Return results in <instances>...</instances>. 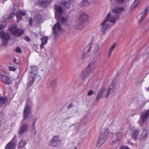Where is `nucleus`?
<instances>
[{
	"instance_id": "36",
	"label": "nucleus",
	"mask_w": 149,
	"mask_h": 149,
	"mask_svg": "<svg viewBox=\"0 0 149 149\" xmlns=\"http://www.w3.org/2000/svg\"><path fill=\"white\" fill-rule=\"evenodd\" d=\"M139 3L137 0H135L133 3L134 7H136L139 4Z\"/></svg>"
},
{
	"instance_id": "6",
	"label": "nucleus",
	"mask_w": 149,
	"mask_h": 149,
	"mask_svg": "<svg viewBox=\"0 0 149 149\" xmlns=\"http://www.w3.org/2000/svg\"><path fill=\"white\" fill-rule=\"evenodd\" d=\"M8 30L11 34L17 37L22 35L24 32V30L18 28L16 24L11 25L9 28Z\"/></svg>"
},
{
	"instance_id": "18",
	"label": "nucleus",
	"mask_w": 149,
	"mask_h": 149,
	"mask_svg": "<svg viewBox=\"0 0 149 149\" xmlns=\"http://www.w3.org/2000/svg\"><path fill=\"white\" fill-rule=\"evenodd\" d=\"M48 40V37L46 36H44L41 38L42 43L40 45V47L41 49L44 48V45L47 44Z\"/></svg>"
},
{
	"instance_id": "50",
	"label": "nucleus",
	"mask_w": 149,
	"mask_h": 149,
	"mask_svg": "<svg viewBox=\"0 0 149 149\" xmlns=\"http://www.w3.org/2000/svg\"><path fill=\"white\" fill-rule=\"evenodd\" d=\"M75 149H76L77 147H75Z\"/></svg>"
},
{
	"instance_id": "1",
	"label": "nucleus",
	"mask_w": 149,
	"mask_h": 149,
	"mask_svg": "<svg viewBox=\"0 0 149 149\" xmlns=\"http://www.w3.org/2000/svg\"><path fill=\"white\" fill-rule=\"evenodd\" d=\"M14 7L13 10V13H11L8 17L4 19L3 21V24H0V36L1 38L3 40L2 43L4 45H6L8 44V42L10 39V37L8 33H5L4 32L1 31L6 26L7 21L10 19L13 18L14 17V13L18 7L17 5H14Z\"/></svg>"
},
{
	"instance_id": "42",
	"label": "nucleus",
	"mask_w": 149,
	"mask_h": 149,
	"mask_svg": "<svg viewBox=\"0 0 149 149\" xmlns=\"http://www.w3.org/2000/svg\"><path fill=\"white\" fill-rule=\"evenodd\" d=\"M24 39L27 42L29 41L30 40V39L28 37L25 38Z\"/></svg>"
},
{
	"instance_id": "30",
	"label": "nucleus",
	"mask_w": 149,
	"mask_h": 149,
	"mask_svg": "<svg viewBox=\"0 0 149 149\" xmlns=\"http://www.w3.org/2000/svg\"><path fill=\"white\" fill-rule=\"evenodd\" d=\"M104 90L103 91H100L98 93L97 97L95 99V101L96 102H98L101 96H102L103 93L104 92Z\"/></svg>"
},
{
	"instance_id": "24",
	"label": "nucleus",
	"mask_w": 149,
	"mask_h": 149,
	"mask_svg": "<svg viewBox=\"0 0 149 149\" xmlns=\"http://www.w3.org/2000/svg\"><path fill=\"white\" fill-rule=\"evenodd\" d=\"M114 87V85L113 84H111L109 85L107 93L105 96L106 97H107L110 93H112L113 92Z\"/></svg>"
},
{
	"instance_id": "22",
	"label": "nucleus",
	"mask_w": 149,
	"mask_h": 149,
	"mask_svg": "<svg viewBox=\"0 0 149 149\" xmlns=\"http://www.w3.org/2000/svg\"><path fill=\"white\" fill-rule=\"evenodd\" d=\"M122 135L120 133H116L113 136V138L114 139L113 142H116L119 141L120 139L122 137Z\"/></svg>"
},
{
	"instance_id": "35",
	"label": "nucleus",
	"mask_w": 149,
	"mask_h": 149,
	"mask_svg": "<svg viewBox=\"0 0 149 149\" xmlns=\"http://www.w3.org/2000/svg\"><path fill=\"white\" fill-rule=\"evenodd\" d=\"M93 93L94 91L91 90H90L88 92L87 95L88 96H89L92 95L93 94Z\"/></svg>"
},
{
	"instance_id": "4",
	"label": "nucleus",
	"mask_w": 149,
	"mask_h": 149,
	"mask_svg": "<svg viewBox=\"0 0 149 149\" xmlns=\"http://www.w3.org/2000/svg\"><path fill=\"white\" fill-rule=\"evenodd\" d=\"M109 134V130L106 128L102 129L99 138L98 139L96 146L98 147L100 146L107 139V135Z\"/></svg>"
},
{
	"instance_id": "37",
	"label": "nucleus",
	"mask_w": 149,
	"mask_h": 149,
	"mask_svg": "<svg viewBox=\"0 0 149 149\" xmlns=\"http://www.w3.org/2000/svg\"><path fill=\"white\" fill-rule=\"evenodd\" d=\"M33 23V19L32 18H30L29 20V23L30 26H32Z\"/></svg>"
},
{
	"instance_id": "38",
	"label": "nucleus",
	"mask_w": 149,
	"mask_h": 149,
	"mask_svg": "<svg viewBox=\"0 0 149 149\" xmlns=\"http://www.w3.org/2000/svg\"><path fill=\"white\" fill-rule=\"evenodd\" d=\"M116 46V45L115 44H113L112 46L111 47L110 49V51H111V52H113V50L115 48Z\"/></svg>"
},
{
	"instance_id": "48",
	"label": "nucleus",
	"mask_w": 149,
	"mask_h": 149,
	"mask_svg": "<svg viewBox=\"0 0 149 149\" xmlns=\"http://www.w3.org/2000/svg\"><path fill=\"white\" fill-rule=\"evenodd\" d=\"M2 124V122L0 120V126H1Z\"/></svg>"
},
{
	"instance_id": "32",
	"label": "nucleus",
	"mask_w": 149,
	"mask_h": 149,
	"mask_svg": "<svg viewBox=\"0 0 149 149\" xmlns=\"http://www.w3.org/2000/svg\"><path fill=\"white\" fill-rule=\"evenodd\" d=\"M15 63V65H14V66L16 67L18 66L20 64V61H17V59L15 58L14 61H13Z\"/></svg>"
},
{
	"instance_id": "19",
	"label": "nucleus",
	"mask_w": 149,
	"mask_h": 149,
	"mask_svg": "<svg viewBox=\"0 0 149 149\" xmlns=\"http://www.w3.org/2000/svg\"><path fill=\"white\" fill-rule=\"evenodd\" d=\"M61 2L66 8H69L71 5L72 1L71 0H63Z\"/></svg>"
},
{
	"instance_id": "10",
	"label": "nucleus",
	"mask_w": 149,
	"mask_h": 149,
	"mask_svg": "<svg viewBox=\"0 0 149 149\" xmlns=\"http://www.w3.org/2000/svg\"><path fill=\"white\" fill-rule=\"evenodd\" d=\"M149 10V6L146 7L144 12L139 15L137 17V19L139 23H141L143 20L146 17Z\"/></svg>"
},
{
	"instance_id": "41",
	"label": "nucleus",
	"mask_w": 149,
	"mask_h": 149,
	"mask_svg": "<svg viewBox=\"0 0 149 149\" xmlns=\"http://www.w3.org/2000/svg\"><path fill=\"white\" fill-rule=\"evenodd\" d=\"M126 0H116L117 2L119 3L123 2Z\"/></svg>"
},
{
	"instance_id": "21",
	"label": "nucleus",
	"mask_w": 149,
	"mask_h": 149,
	"mask_svg": "<svg viewBox=\"0 0 149 149\" xmlns=\"http://www.w3.org/2000/svg\"><path fill=\"white\" fill-rule=\"evenodd\" d=\"M28 127V124L25 123L21 127L19 128V133L20 134H22L26 130Z\"/></svg>"
},
{
	"instance_id": "31",
	"label": "nucleus",
	"mask_w": 149,
	"mask_h": 149,
	"mask_svg": "<svg viewBox=\"0 0 149 149\" xmlns=\"http://www.w3.org/2000/svg\"><path fill=\"white\" fill-rule=\"evenodd\" d=\"M89 4L88 0H83L80 3H79V6L82 7L88 5Z\"/></svg>"
},
{
	"instance_id": "46",
	"label": "nucleus",
	"mask_w": 149,
	"mask_h": 149,
	"mask_svg": "<svg viewBox=\"0 0 149 149\" xmlns=\"http://www.w3.org/2000/svg\"><path fill=\"white\" fill-rule=\"evenodd\" d=\"M112 53V52L111 51H109V54L108 55V57H109L111 56V53Z\"/></svg>"
},
{
	"instance_id": "49",
	"label": "nucleus",
	"mask_w": 149,
	"mask_h": 149,
	"mask_svg": "<svg viewBox=\"0 0 149 149\" xmlns=\"http://www.w3.org/2000/svg\"><path fill=\"white\" fill-rule=\"evenodd\" d=\"M57 14L56 13V16H57Z\"/></svg>"
},
{
	"instance_id": "45",
	"label": "nucleus",
	"mask_w": 149,
	"mask_h": 149,
	"mask_svg": "<svg viewBox=\"0 0 149 149\" xmlns=\"http://www.w3.org/2000/svg\"><path fill=\"white\" fill-rule=\"evenodd\" d=\"M35 123H36V121H35L33 122V123L32 125V126L34 128V129H35Z\"/></svg>"
},
{
	"instance_id": "15",
	"label": "nucleus",
	"mask_w": 149,
	"mask_h": 149,
	"mask_svg": "<svg viewBox=\"0 0 149 149\" xmlns=\"http://www.w3.org/2000/svg\"><path fill=\"white\" fill-rule=\"evenodd\" d=\"M26 15V12L24 10H19L16 13V16L17 17V21L19 22L21 20V18L22 16Z\"/></svg>"
},
{
	"instance_id": "47",
	"label": "nucleus",
	"mask_w": 149,
	"mask_h": 149,
	"mask_svg": "<svg viewBox=\"0 0 149 149\" xmlns=\"http://www.w3.org/2000/svg\"><path fill=\"white\" fill-rule=\"evenodd\" d=\"M1 73H3V71L2 70H0V75H1Z\"/></svg>"
},
{
	"instance_id": "11",
	"label": "nucleus",
	"mask_w": 149,
	"mask_h": 149,
	"mask_svg": "<svg viewBox=\"0 0 149 149\" xmlns=\"http://www.w3.org/2000/svg\"><path fill=\"white\" fill-rule=\"evenodd\" d=\"M149 116V110H144L141 116L140 122L144 123Z\"/></svg>"
},
{
	"instance_id": "23",
	"label": "nucleus",
	"mask_w": 149,
	"mask_h": 149,
	"mask_svg": "<svg viewBox=\"0 0 149 149\" xmlns=\"http://www.w3.org/2000/svg\"><path fill=\"white\" fill-rule=\"evenodd\" d=\"M124 10V8L123 7H117L113 10L112 12L114 13H118L122 12Z\"/></svg>"
},
{
	"instance_id": "14",
	"label": "nucleus",
	"mask_w": 149,
	"mask_h": 149,
	"mask_svg": "<svg viewBox=\"0 0 149 149\" xmlns=\"http://www.w3.org/2000/svg\"><path fill=\"white\" fill-rule=\"evenodd\" d=\"M30 108L28 104L26 105L24 108V118L25 119H26L28 117L29 114L31 113Z\"/></svg>"
},
{
	"instance_id": "20",
	"label": "nucleus",
	"mask_w": 149,
	"mask_h": 149,
	"mask_svg": "<svg viewBox=\"0 0 149 149\" xmlns=\"http://www.w3.org/2000/svg\"><path fill=\"white\" fill-rule=\"evenodd\" d=\"M58 141V136H55L51 141L50 144L52 146H55L56 145Z\"/></svg>"
},
{
	"instance_id": "13",
	"label": "nucleus",
	"mask_w": 149,
	"mask_h": 149,
	"mask_svg": "<svg viewBox=\"0 0 149 149\" xmlns=\"http://www.w3.org/2000/svg\"><path fill=\"white\" fill-rule=\"evenodd\" d=\"M15 138L14 137L11 141L6 145L5 149H15Z\"/></svg>"
},
{
	"instance_id": "12",
	"label": "nucleus",
	"mask_w": 149,
	"mask_h": 149,
	"mask_svg": "<svg viewBox=\"0 0 149 149\" xmlns=\"http://www.w3.org/2000/svg\"><path fill=\"white\" fill-rule=\"evenodd\" d=\"M53 33L55 36L61 30V27L59 23L58 22L55 24L52 27Z\"/></svg>"
},
{
	"instance_id": "25",
	"label": "nucleus",
	"mask_w": 149,
	"mask_h": 149,
	"mask_svg": "<svg viewBox=\"0 0 149 149\" xmlns=\"http://www.w3.org/2000/svg\"><path fill=\"white\" fill-rule=\"evenodd\" d=\"M148 135V131L147 130L144 129L143 130L141 134L142 139L144 140L146 138Z\"/></svg>"
},
{
	"instance_id": "33",
	"label": "nucleus",
	"mask_w": 149,
	"mask_h": 149,
	"mask_svg": "<svg viewBox=\"0 0 149 149\" xmlns=\"http://www.w3.org/2000/svg\"><path fill=\"white\" fill-rule=\"evenodd\" d=\"M8 68L10 71H15L16 70V68L12 66H9Z\"/></svg>"
},
{
	"instance_id": "28",
	"label": "nucleus",
	"mask_w": 149,
	"mask_h": 149,
	"mask_svg": "<svg viewBox=\"0 0 149 149\" xmlns=\"http://www.w3.org/2000/svg\"><path fill=\"white\" fill-rule=\"evenodd\" d=\"M139 134V130H134V132L132 135V137L135 140H136L137 138V136Z\"/></svg>"
},
{
	"instance_id": "26",
	"label": "nucleus",
	"mask_w": 149,
	"mask_h": 149,
	"mask_svg": "<svg viewBox=\"0 0 149 149\" xmlns=\"http://www.w3.org/2000/svg\"><path fill=\"white\" fill-rule=\"evenodd\" d=\"M8 101L7 98L4 97H0V106L5 103Z\"/></svg>"
},
{
	"instance_id": "7",
	"label": "nucleus",
	"mask_w": 149,
	"mask_h": 149,
	"mask_svg": "<svg viewBox=\"0 0 149 149\" xmlns=\"http://www.w3.org/2000/svg\"><path fill=\"white\" fill-rule=\"evenodd\" d=\"M92 49H93V52H96L99 50V47L97 44L91 42L85 49L84 53L81 57V59H83L84 58L85 53L87 54L90 52Z\"/></svg>"
},
{
	"instance_id": "16",
	"label": "nucleus",
	"mask_w": 149,
	"mask_h": 149,
	"mask_svg": "<svg viewBox=\"0 0 149 149\" xmlns=\"http://www.w3.org/2000/svg\"><path fill=\"white\" fill-rule=\"evenodd\" d=\"M52 2V0H38V3L39 4L41 5L42 6L45 7Z\"/></svg>"
},
{
	"instance_id": "51",
	"label": "nucleus",
	"mask_w": 149,
	"mask_h": 149,
	"mask_svg": "<svg viewBox=\"0 0 149 149\" xmlns=\"http://www.w3.org/2000/svg\"><path fill=\"white\" fill-rule=\"evenodd\" d=\"M75 149H76L77 147H75Z\"/></svg>"
},
{
	"instance_id": "40",
	"label": "nucleus",
	"mask_w": 149,
	"mask_h": 149,
	"mask_svg": "<svg viewBox=\"0 0 149 149\" xmlns=\"http://www.w3.org/2000/svg\"><path fill=\"white\" fill-rule=\"evenodd\" d=\"M66 19L65 18L63 17L61 18V21L62 22H66Z\"/></svg>"
},
{
	"instance_id": "44",
	"label": "nucleus",
	"mask_w": 149,
	"mask_h": 149,
	"mask_svg": "<svg viewBox=\"0 0 149 149\" xmlns=\"http://www.w3.org/2000/svg\"><path fill=\"white\" fill-rule=\"evenodd\" d=\"M73 106L72 104L71 103L69 105L68 107V109H70V108L72 106Z\"/></svg>"
},
{
	"instance_id": "3",
	"label": "nucleus",
	"mask_w": 149,
	"mask_h": 149,
	"mask_svg": "<svg viewBox=\"0 0 149 149\" xmlns=\"http://www.w3.org/2000/svg\"><path fill=\"white\" fill-rule=\"evenodd\" d=\"M95 68V63L93 62H91L81 73L79 76L81 79H86L88 78L91 75V72Z\"/></svg>"
},
{
	"instance_id": "17",
	"label": "nucleus",
	"mask_w": 149,
	"mask_h": 149,
	"mask_svg": "<svg viewBox=\"0 0 149 149\" xmlns=\"http://www.w3.org/2000/svg\"><path fill=\"white\" fill-rule=\"evenodd\" d=\"M1 81L4 83L9 84L11 83V80L8 77L5 75H2L1 78Z\"/></svg>"
},
{
	"instance_id": "29",
	"label": "nucleus",
	"mask_w": 149,
	"mask_h": 149,
	"mask_svg": "<svg viewBox=\"0 0 149 149\" xmlns=\"http://www.w3.org/2000/svg\"><path fill=\"white\" fill-rule=\"evenodd\" d=\"M55 10L58 13H61L62 12V9L60 6L58 5H55L54 6Z\"/></svg>"
},
{
	"instance_id": "27",
	"label": "nucleus",
	"mask_w": 149,
	"mask_h": 149,
	"mask_svg": "<svg viewBox=\"0 0 149 149\" xmlns=\"http://www.w3.org/2000/svg\"><path fill=\"white\" fill-rule=\"evenodd\" d=\"M26 141L24 140H22L20 141L18 144V147L19 148H21L24 147L26 145Z\"/></svg>"
},
{
	"instance_id": "34",
	"label": "nucleus",
	"mask_w": 149,
	"mask_h": 149,
	"mask_svg": "<svg viewBox=\"0 0 149 149\" xmlns=\"http://www.w3.org/2000/svg\"><path fill=\"white\" fill-rule=\"evenodd\" d=\"M15 51L16 52L19 53H22V51L21 50L20 48L18 47H17L15 49Z\"/></svg>"
},
{
	"instance_id": "2",
	"label": "nucleus",
	"mask_w": 149,
	"mask_h": 149,
	"mask_svg": "<svg viewBox=\"0 0 149 149\" xmlns=\"http://www.w3.org/2000/svg\"><path fill=\"white\" fill-rule=\"evenodd\" d=\"M119 18V16L118 14H116L111 16V13H109L107 15L106 19L101 24L102 26L101 31L104 33L107 29L110 27L109 23H108V22H114Z\"/></svg>"
},
{
	"instance_id": "9",
	"label": "nucleus",
	"mask_w": 149,
	"mask_h": 149,
	"mask_svg": "<svg viewBox=\"0 0 149 149\" xmlns=\"http://www.w3.org/2000/svg\"><path fill=\"white\" fill-rule=\"evenodd\" d=\"M38 69L37 67L36 66H33L31 68V70L30 75L32 78V81H30L29 82V84L31 86L34 81V79L38 73Z\"/></svg>"
},
{
	"instance_id": "5",
	"label": "nucleus",
	"mask_w": 149,
	"mask_h": 149,
	"mask_svg": "<svg viewBox=\"0 0 149 149\" xmlns=\"http://www.w3.org/2000/svg\"><path fill=\"white\" fill-rule=\"evenodd\" d=\"M109 134V130L106 128L102 129L99 138L98 139L96 146L98 147L100 146L107 139V135Z\"/></svg>"
},
{
	"instance_id": "43",
	"label": "nucleus",
	"mask_w": 149,
	"mask_h": 149,
	"mask_svg": "<svg viewBox=\"0 0 149 149\" xmlns=\"http://www.w3.org/2000/svg\"><path fill=\"white\" fill-rule=\"evenodd\" d=\"M7 0H0V3L3 4L4 2Z\"/></svg>"
},
{
	"instance_id": "8",
	"label": "nucleus",
	"mask_w": 149,
	"mask_h": 149,
	"mask_svg": "<svg viewBox=\"0 0 149 149\" xmlns=\"http://www.w3.org/2000/svg\"><path fill=\"white\" fill-rule=\"evenodd\" d=\"M79 19L81 21V23L77 25V28L79 29H82L84 27V26L82 24V22L86 20L88 18V16L84 12H81L79 13Z\"/></svg>"
},
{
	"instance_id": "39",
	"label": "nucleus",
	"mask_w": 149,
	"mask_h": 149,
	"mask_svg": "<svg viewBox=\"0 0 149 149\" xmlns=\"http://www.w3.org/2000/svg\"><path fill=\"white\" fill-rule=\"evenodd\" d=\"M119 149H130L126 146H124L120 147Z\"/></svg>"
}]
</instances>
